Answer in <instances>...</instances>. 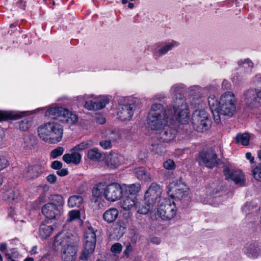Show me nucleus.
<instances>
[{"instance_id":"obj_5","label":"nucleus","mask_w":261,"mask_h":261,"mask_svg":"<svg viewBox=\"0 0 261 261\" xmlns=\"http://www.w3.org/2000/svg\"><path fill=\"white\" fill-rule=\"evenodd\" d=\"M118 101V118L123 121L130 120L134 115L136 98L132 96L121 97Z\"/></svg>"},{"instance_id":"obj_33","label":"nucleus","mask_w":261,"mask_h":261,"mask_svg":"<svg viewBox=\"0 0 261 261\" xmlns=\"http://www.w3.org/2000/svg\"><path fill=\"white\" fill-rule=\"evenodd\" d=\"M83 202V198L80 195H72L69 197L68 205L69 207H79Z\"/></svg>"},{"instance_id":"obj_58","label":"nucleus","mask_w":261,"mask_h":261,"mask_svg":"<svg viewBox=\"0 0 261 261\" xmlns=\"http://www.w3.org/2000/svg\"><path fill=\"white\" fill-rule=\"evenodd\" d=\"M46 179L50 184H54L57 180V176L55 174H49L47 177Z\"/></svg>"},{"instance_id":"obj_23","label":"nucleus","mask_w":261,"mask_h":261,"mask_svg":"<svg viewBox=\"0 0 261 261\" xmlns=\"http://www.w3.org/2000/svg\"><path fill=\"white\" fill-rule=\"evenodd\" d=\"M60 252L62 261H75L77 253L75 246L67 247Z\"/></svg>"},{"instance_id":"obj_51","label":"nucleus","mask_w":261,"mask_h":261,"mask_svg":"<svg viewBox=\"0 0 261 261\" xmlns=\"http://www.w3.org/2000/svg\"><path fill=\"white\" fill-rule=\"evenodd\" d=\"M164 167L167 170H173L175 168V164L172 160H167L164 163Z\"/></svg>"},{"instance_id":"obj_19","label":"nucleus","mask_w":261,"mask_h":261,"mask_svg":"<svg viewBox=\"0 0 261 261\" xmlns=\"http://www.w3.org/2000/svg\"><path fill=\"white\" fill-rule=\"evenodd\" d=\"M54 227L49 220H45L40 225L39 236L42 240L46 239L53 232Z\"/></svg>"},{"instance_id":"obj_10","label":"nucleus","mask_w":261,"mask_h":261,"mask_svg":"<svg viewBox=\"0 0 261 261\" xmlns=\"http://www.w3.org/2000/svg\"><path fill=\"white\" fill-rule=\"evenodd\" d=\"M157 212L158 214L163 220H169L175 216L177 208L174 201L165 198L160 203Z\"/></svg>"},{"instance_id":"obj_4","label":"nucleus","mask_w":261,"mask_h":261,"mask_svg":"<svg viewBox=\"0 0 261 261\" xmlns=\"http://www.w3.org/2000/svg\"><path fill=\"white\" fill-rule=\"evenodd\" d=\"M63 127L55 121L45 123L38 127L39 137L45 142L56 144L60 142L63 136Z\"/></svg>"},{"instance_id":"obj_9","label":"nucleus","mask_w":261,"mask_h":261,"mask_svg":"<svg viewBox=\"0 0 261 261\" xmlns=\"http://www.w3.org/2000/svg\"><path fill=\"white\" fill-rule=\"evenodd\" d=\"M84 250L80 257L82 260H87L89 254L94 251L95 248L96 234L92 227L86 229L84 232Z\"/></svg>"},{"instance_id":"obj_48","label":"nucleus","mask_w":261,"mask_h":261,"mask_svg":"<svg viewBox=\"0 0 261 261\" xmlns=\"http://www.w3.org/2000/svg\"><path fill=\"white\" fill-rule=\"evenodd\" d=\"M64 152V149L62 147H58L54 149L50 152V156L53 159H56L58 156L61 155Z\"/></svg>"},{"instance_id":"obj_47","label":"nucleus","mask_w":261,"mask_h":261,"mask_svg":"<svg viewBox=\"0 0 261 261\" xmlns=\"http://www.w3.org/2000/svg\"><path fill=\"white\" fill-rule=\"evenodd\" d=\"M89 99H96V96L94 94H84L83 95H79L76 97V100L79 101L80 102H85L87 100H89Z\"/></svg>"},{"instance_id":"obj_3","label":"nucleus","mask_w":261,"mask_h":261,"mask_svg":"<svg viewBox=\"0 0 261 261\" xmlns=\"http://www.w3.org/2000/svg\"><path fill=\"white\" fill-rule=\"evenodd\" d=\"M186 86L181 83L172 85L169 93L173 98V108L176 119L180 123L186 124L189 122L190 113L188 106L182 97V91Z\"/></svg>"},{"instance_id":"obj_40","label":"nucleus","mask_w":261,"mask_h":261,"mask_svg":"<svg viewBox=\"0 0 261 261\" xmlns=\"http://www.w3.org/2000/svg\"><path fill=\"white\" fill-rule=\"evenodd\" d=\"M107 135H109V140H102L100 142L99 144L101 147H102L105 149H108L111 148L112 144L111 140H114L115 138L111 136L114 135V133L112 131H110V130L107 131Z\"/></svg>"},{"instance_id":"obj_26","label":"nucleus","mask_w":261,"mask_h":261,"mask_svg":"<svg viewBox=\"0 0 261 261\" xmlns=\"http://www.w3.org/2000/svg\"><path fill=\"white\" fill-rule=\"evenodd\" d=\"M28 112L2 111H0V121L8 119H16Z\"/></svg>"},{"instance_id":"obj_17","label":"nucleus","mask_w":261,"mask_h":261,"mask_svg":"<svg viewBox=\"0 0 261 261\" xmlns=\"http://www.w3.org/2000/svg\"><path fill=\"white\" fill-rule=\"evenodd\" d=\"M243 252L250 258H257L261 255V246L256 242L247 244L243 248Z\"/></svg>"},{"instance_id":"obj_32","label":"nucleus","mask_w":261,"mask_h":261,"mask_svg":"<svg viewBox=\"0 0 261 261\" xmlns=\"http://www.w3.org/2000/svg\"><path fill=\"white\" fill-rule=\"evenodd\" d=\"M107 185L105 182H99L95 185L92 189V195L96 198L105 197Z\"/></svg>"},{"instance_id":"obj_52","label":"nucleus","mask_w":261,"mask_h":261,"mask_svg":"<svg viewBox=\"0 0 261 261\" xmlns=\"http://www.w3.org/2000/svg\"><path fill=\"white\" fill-rule=\"evenodd\" d=\"M84 107L88 110H96L95 102L92 101L91 99L87 100L84 105Z\"/></svg>"},{"instance_id":"obj_38","label":"nucleus","mask_w":261,"mask_h":261,"mask_svg":"<svg viewBox=\"0 0 261 261\" xmlns=\"http://www.w3.org/2000/svg\"><path fill=\"white\" fill-rule=\"evenodd\" d=\"M87 156L90 160L97 161L101 159V153L98 149L94 148L88 151Z\"/></svg>"},{"instance_id":"obj_45","label":"nucleus","mask_w":261,"mask_h":261,"mask_svg":"<svg viewBox=\"0 0 261 261\" xmlns=\"http://www.w3.org/2000/svg\"><path fill=\"white\" fill-rule=\"evenodd\" d=\"M253 177L256 180L261 181V163L257 165L252 170Z\"/></svg>"},{"instance_id":"obj_64","label":"nucleus","mask_w":261,"mask_h":261,"mask_svg":"<svg viewBox=\"0 0 261 261\" xmlns=\"http://www.w3.org/2000/svg\"><path fill=\"white\" fill-rule=\"evenodd\" d=\"M246 158L248 159V160H250V162L252 163L254 162L253 160H254V158L252 156V155H251V153L250 152H247L246 153Z\"/></svg>"},{"instance_id":"obj_27","label":"nucleus","mask_w":261,"mask_h":261,"mask_svg":"<svg viewBox=\"0 0 261 261\" xmlns=\"http://www.w3.org/2000/svg\"><path fill=\"white\" fill-rule=\"evenodd\" d=\"M119 214L116 208H110L106 210L102 215L103 220L108 223L114 222L117 218Z\"/></svg>"},{"instance_id":"obj_57","label":"nucleus","mask_w":261,"mask_h":261,"mask_svg":"<svg viewBox=\"0 0 261 261\" xmlns=\"http://www.w3.org/2000/svg\"><path fill=\"white\" fill-rule=\"evenodd\" d=\"M51 167L54 169H60L62 167V163L60 161H55L52 163Z\"/></svg>"},{"instance_id":"obj_61","label":"nucleus","mask_w":261,"mask_h":261,"mask_svg":"<svg viewBox=\"0 0 261 261\" xmlns=\"http://www.w3.org/2000/svg\"><path fill=\"white\" fill-rule=\"evenodd\" d=\"M230 83L226 80H224L222 83V87L224 90H227L229 88Z\"/></svg>"},{"instance_id":"obj_54","label":"nucleus","mask_w":261,"mask_h":261,"mask_svg":"<svg viewBox=\"0 0 261 261\" xmlns=\"http://www.w3.org/2000/svg\"><path fill=\"white\" fill-rule=\"evenodd\" d=\"M133 251L132 247L130 244L128 243L126 245L125 249L123 252L124 257L128 258Z\"/></svg>"},{"instance_id":"obj_8","label":"nucleus","mask_w":261,"mask_h":261,"mask_svg":"<svg viewBox=\"0 0 261 261\" xmlns=\"http://www.w3.org/2000/svg\"><path fill=\"white\" fill-rule=\"evenodd\" d=\"M75 237L70 231L63 230L58 233L55 238L54 245L57 251L69 247H73Z\"/></svg>"},{"instance_id":"obj_36","label":"nucleus","mask_w":261,"mask_h":261,"mask_svg":"<svg viewBox=\"0 0 261 261\" xmlns=\"http://www.w3.org/2000/svg\"><path fill=\"white\" fill-rule=\"evenodd\" d=\"M236 140L237 143L247 146L249 143L250 136L247 133L239 134L236 136Z\"/></svg>"},{"instance_id":"obj_42","label":"nucleus","mask_w":261,"mask_h":261,"mask_svg":"<svg viewBox=\"0 0 261 261\" xmlns=\"http://www.w3.org/2000/svg\"><path fill=\"white\" fill-rule=\"evenodd\" d=\"M51 202L54 205H57L58 207L63 206L64 203V199L62 196L60 195H54L51 197Z\"/></svg>"},{"instance_id":"obj_35","label":"nucleus","mask_w":261,"mask_h":261,"mask_svg":"<svg viewBox=\"0 0 261 261\" xmlns=\"http://www.w3.org/2000/svg\"><path fill=\"white\" fill-rule=\"evenodd\" d=\"M141 189V185L139 183H135L128 185H126L125 190L126 193H129V196H136L137 193L139 192Z\"/></svg>"},{"instance_id":"obj_31","label":"nucleus","mask_w":261,"mask_h":261,"mask_svg":"<svg viewBox=\"0 0 261 261\" xmlns=\"http://www.w3.org/2000/svg\"><path fill=\"white\" fill-rule=\"evenodd\" d=\"M33 121L31 118H24L15 123V127L21 131L28 130L33 125Z\"/></svg>"},{"instance_id":"obj_22","label":"nucleus","mask_w":261,"mask_h":261,"mask_svg":"<svg viewBox=\"0 0 261 261\" xmlns=\"http://www.w3.org/2000/svg\"><path fill=\"white\" fill-rule=\"evenodd\" d=\"M123 157L117 153H112L109 154L106 159V163L108 167L111 169L118 168L123 162Z\"/></svg>"},{"instance_id":"obj_24","label":"nucleus","mask_w":261,"mask_h":261,"mask_svg":"<svg viewBox=\"0 0 261 261\" xmlns=\"http://www.w3.org/2000/svg\"><path fill=\"white\" fill-rule=\"evenodd\" d=\"M44 171V168L37 166H29L24 170L23 175L27 178H34L38 177Z\"/></svg>"},{"instance_id":"obj_60","label":"nucleus","mask_w":261,"mask_h":261,"mask_svg":"<svg viewBox=\"0 0 261 261\" xmlns=\"http://www.w3.org/2000/svg\"><path fill=\"white\" fill-rule=\"evenodd\" d=\"M57 174L60 176H64L67 175L68 170L66 169H60L57 171Z\"/></svg>"},{"instance_id":"obj_29","label":"nucleus","mask_w":261,"mask_h":261,"mask_svg":"<svg viewBox=\"0 0 261 261\" xmlns=\"http://www.w3.org/2000/svg\"><path fill=\"white\" fill-rule=\"evenodd\" d=\"M134 173L139 180L145 181H150L151 180L149 173L147 172L145 169L142 167L135 168L134 170Z\"/></svg>"},{"instance_id":"obj_39","label":"nucleus","mask_w":261,"mask_h":261,"mask_svg":"<svg viewBox=\"0 0 261 261\" xmlns=\"http://www.w3.org/2000/svg\"><path fill=\"white\" fill-rule=\"evenodd\" d=\"M94 145V143L91 140H88L82 142L80 144L74 146L72 150L74 151H82L86 148L92 146Z\"/></svg>"},{"instance_id":"obj_46","label":"nucleus","mask_w":261,"mask_h":261,"mask_svg":"<svg viewBox=\"0 0 261 261\" xmlns=\"http://www.w3.org/2000/svg\"><path fill=\"white\" fill-rule=\"evenodd\" d=\"M9 166V162L7 157L3 155H0V171L6 169Z\"/></svg>"},{"instance_id":"obj_63","label":"nucleus","mask_w":261,"mask_h":261,"mask_svg":"<svg viewBox=\"0 0 261 261\" xmlns=\"http://www.w3.org/2000/svg\"><path fill=\"white\" fill-rule=\"evenodd\" d=\"M25 2H23V0H19L17 3V5L18 7L22 9H24V8L25 7Z\"/></svg>"},{"instance_id":"obj_1","label":"nucleus","mask_w":261,"mask_h":261,"mask_svg":"<svg viewBox=\"0 0 261 261\" xmlns=\"http://www.w3.org/2000/svg\"><path fill=\"white\" fill-rule=\"evenodd\" d=\"M172 117L170 108L158 103L151 105L148 114L147 124L150 129L158 132L155 137L161 142L169 143L176 138L177 130L168 124Z\"/></svg>"},{"instance_id":"obj_49","label":"nucleus","mask_w":261,"mask_h":261,"mask_svg":"<svg viewBox=\"0 0 261 261\" xmlns=\"http://www.w3.org/2000/svg\"><path fill=\"white\" fill-rule=\"evenodd\" d=\"M80 217V213L79 210H72L69 212V221H71L75 219H79Z\"/></svg>"},{"instance_id":"obj_41","label":"nucleus","mask_w":261,"mask_h":261,"mask_svg":"<svg viewBox=\"0 0 261 261\" xmlns=\"http://www.w3.org/2000/svg\"><path fill=\"white\" fill-rule=\"evenodd\" d=\"M257 208V206L253 202H246L242 207L243 213L246 214L252 213L254 210Z\"/></svg>"},{"instance_id":"obj_55","label":"nucleus","mask_w":261,"mask_h":261,"mask_svg":"<svg viewBox=\"0 0 261 261\" xmlns=\"http://www.w3.org/2000/svg\"><path fill=\"white\" fill-rule=\"evenodd\" d=\"M239 64L242 65L244 67H252L253 65L252 61L248 59H245L244 61H239Z\"/></svg>"},{"instance_id":"obj_30","label":"nucleus","mask_w":261,"mask_h":261,"mask_svg":"<svg viewBox=\"0 0 261 261\" xmlns=\"http://www.w3.org/2000/svg\"><path fill=\"white\" fill-rule=\"evenodd\" d=\"M63 161L67 164L73 163L75 165L79 164L81 160V154L76 151L71 154H65L63 156Z\"/></svg>"},{"instance_id":"obj_14","label":"nucleus","mask_w":261,"mask_h":261,"mask_svg":"<svg viewBox=\"0 0 261 261\" xmlns=\"http://www.w3.org/2000/svg\"><path fill=\"white\" fill-rule=\"evenodd\" d=\"M198 160L200 165H203L210 168H213L217 164L216 153L211 149L200 152Z\"/></svg>"},{"instance_id":"obj_20","label":"nucleus","mask_w":261,"mask_h":261,"mask_svg":"<svg viewBox=\"0 0 261 261\" xmlns=\"http://www.w3.org/2000/svg\"><path fill=\"white\" fill-rule=\"evenodd\" d=\"M179 44L178 42L173 40L171 42L163 43L158 46V48L154 50V54L162 56L166 54L173 48L178 46Z\"/></svg>"},{"instance_id":"obj_37","label":"nucleus","mask_w":261,"mask_h":261,"mask_svg":"<svg viewBox=\"0 0 261 261\" xmlns=\"http://www.w3.org/2000/svg\"><path fill=\"white\" fill-rule=\"evenodd\" d=\"M96 98H97L96 97ZM95 100V107L96 110H98L104 108L109 103L110 99L107 96H102L98 98L97 100L96 99H94Z\"/></svg>"},{"instance_id":"obj_6","label":"nucleus","mask_w":261,"mask_h":261,"mask_svg":"<svg viewBox=\"0 0 261 261\" xmlns=\"http://www.w3.org/2000/svg\"><path fill=\"white\" fill-rule=\"evenodd\" d=\"M191 122L194 129L203 132L210 128L212 121L210 115L205 110L198 109L193 112Z\"/></svg>"},{"instance_id":"obj_13","label":"nucleus","mask_w":261,"mask_h":261,"mask_svg":"<svg viewBox=\"0 0 261 261\" xmlns=\"http://www.w3.org/2000/svg\"><path fill=\"white\" fill-rule=\"evenodd\" d=\"M122 196V189L117 182H112L107 185L105 193V198L110 202L116 201Z\"/></svg>"},{"instance_id":"obj_15","label":"nucleus","mask_w":261,"mask_h":261,"mask_svg":"<svg viewBox=\"0 0 261 261\" xmlns=\"http://www.w3.org/2000/svg\"><path fill=\"white\" fill-rule=\"evenodd\" d=\"M224 174L226 179L233 180L236 185L242 186L244 184V175L241 170H233L225 168Z\"/></svg>"},{"instance_id":"obj_34","label":"nucleus","mask_w":261,"mask_h":261,"mask_svg":"<svg viewBox=\"0 0 261 261\" xmlns=\"http://www.w3.org/2000/svg\"><path fill=\"white\" fill-rule=\"evenodd\" d=\"M150 151L154 154L162 155L166 152L165 147L160 143L152 142L150 147Z\"/></svg>"},{"instance_id":"obj_12","label":"nucleus","mask_w":261,"mask_h":261,"mask_svg":"<svg viewBox=\"0 0 261 261\" xmlns=\"http://www.w3.org/2000/svg\"><path fill=\"white\" fill-rule=\"evenodd\" d=\"M162 189L161 186L155 182L151 184L144 195V200L148 204L154 206L161 199Z\"/></svg>"},{"instance_id":"obj_50","label":"nucleus","mask_w":261,"mask_h":261,"mask_svg":"<svg viewBox=\"0 0 261 261\" xmlns=\"http://www.w3.org/2000/svg\"><path fill=\"white\" fill-rule=\"evenodd\" d=\"M122 249V246L120 243H116L111 248V251L115 254L120 253Z\"/></svg>"},{"instance_id":"obj_18","label":"nucleus","mask_w":261,"mask_h":261,"mask_svg":"<svg viewBox=\"0 0 261 261\" xmlns=\"http://www.w3.org/2000/svg\"><path fill=\"white\" fill-rule=\"evenodd\" d=\"M42 214L48 219L51 220L56 219L60 214V210L57 205L53 203H48L42 207Z\"/></svg>"},{"instance_id":"obj_43","label":"nucleus","mask_w":261,"mask_h":261,"mask_svg":"<svg viewBox=\"0 0 261 261\" xmlns=\"http://www.w3.org/2000/svg\"><path fill=\"white\" fill-rule=\"evenodd\" d=\"M153 206L151 204H148L145 202L144 204L139 205L137 208L138 213L141 214H146L148 212L152 210Z\"/></svg>"},{"instance_id":"obj_56","label":"nucleus","mask_w":261,"mask_h":261,"mask_svg":"<svg viewBox=\"0 0 261 261\" xmlns=\"http://www.w3.org/2000/svg\"><path fill=\"white\" fill-rule=\"evenodd\" d=\"M165 94L163 93H159L153 95L152 97V100L162 101L165 98Z\"/></svg>"},{"instance_id":"obj_21","label":"nucleus","mask_w":261,"mask_h":261,"mask_svg":"<svg viewBox=\"0 0 261 261\" xmlns=\"http://www.w3.org/2000/svg\"><path fill=\"white\" fill-rule=\"evenodd\" d=\"M2 198L10 203H15L20 199V192L18 190L10 188L2 192Z\"/></svg>"},{"instance_id":"obj_53","label":"nucleus","mask_w":261,"mask_h":261,"mask_svg":"<svg viewBox=\"0 0 261 261\" xmlns=\"http://www.w3.org/2000/svg\"><path fill=\"white\" fill-rule=\"evenodd\" d=\"M24 147L31 149L33 146L31 138L29 136H25L23 138Z\"/></svg>"},{"instance_id":"obj_16","label":"nucleus","mask_w":261,"mask_h":261,"mask_svg":"<svg viewBox=\"0 0 261 261\" xmlns=\"http://www.w3.org/2000/svg\"><path fill=\"white\" fill-rule=\"evenodd\" d=\"M217 91V88L214 85H209L205 88H202L197 85L190 86L188 89L189 95L191 96L200 97L204 92H207L212 94Z\"/></svg>"},{"instance_id":"obj_7","label":"nucleus","mask_w":261,"mask_h":261,"mask_svg":"<svg viewBox=\"0 0 261 261\" xmlns=\"http://www.w3.org/2000/svg\"><path fill=\"white\" fill-rule=\"evenodd\" d=\"M45 116L51 118L61 116L63 117V121L70 124H73L78 120V117L75 113L62 107H50L45 112Z\"/></svg>"},{"instance_id":"obj_25","label":"nucleus","mask_w":261,"mask_h":261,"mask_svg":"<svg viewBox=\"0 0 261 261\" xmlns=\"http://www.w3.org/2000/svg\"><path fill=\"white\" fill-rule=\"evenodd\" d=\"M137 203L136 196H124L120 202V207L124 210L127 211L136 205Z\"/></svg>"},{"instance_id":"obj_2","label":"nucleus","mask_w":261,"mask_h":261,"mask_svg":"<svg viewBox=\"0 0 261 261\" xmlns=\"http://www.w3.org/2000/svg\"><path fill=\"white\" fill-rule=\"evenodd\" d=\"M207 101L214 121L217 124L221 121V116L230 118L236 113L237 100L232 92H225L219 99L213 94H210Z\"/></svg>"},{"instance_id":"obj_59","label":"nucleus","mask_w":261,"mask_h":261,"mask_svg":"<svg viewBox=\"0 0 261 261\" xmlns=\"http://www.w3.org/2000/svg\"><path fill=\"white\" fill-rule=\"evenodd\" d=\"M254 82L257 86H261V73L256 74L254 79Z\"/></svg>"},{"instance_id":"obj_44","label":"nucleus","mask_w":261,"mask_h":261,"mask_svg":"<svg viewBox=\"0 0 261 261\" xmlns=\"http://www.w3.org/2000/svg\"><path fill=\"white\" fill-rule=\"evenodd\" d=\"M20 254L18 251L15 248H12L10 249L6 254V256L7 259H15L18 258Z\"/></svg>"},{"instance_id":"obj_11","label":"nucleus","mask_w":261,"mask_h":261,"mask_svg":"<svg viewBox=\"0 0 261 261\" xmlns=\"http://www.w3.org/2000/svg\"><path fill=\"white\" fill-rule=\"evenodd\" d=\"M167 189L169 196L178 200L181 199L188 194V187L180 179L170 183Z\"/></svg>"},{"instance_id":"obj_62","label":"nucleus","mask_w":261,"mask_h":261,"mask_svg":"<svg viewBox=\"0 0 261 261\" xmlns=\"http://www.w3.org/2000/svg\"><path fill=\"white\" fill-rule=\"evenodd\" d=\"M7 244L6 243H0V251L3 252L6 251L7 248Z\"/></svg>"},{"instance_id":"obj_28","label":"nucleus","mask_w":261,"mask_h":261,"mask_svg":"<svg viewBox=\"0 0 261 261\" xmlns=\"http://www.w3.org/2000/svg\"><path fill=\"white\" fill-rule=\"evenodd\" d=\"M244 101L248 105L253 106L255 105L258 102L257 90L250 89L246 91L244 93Z\"/></svg>"}]
</instances>
